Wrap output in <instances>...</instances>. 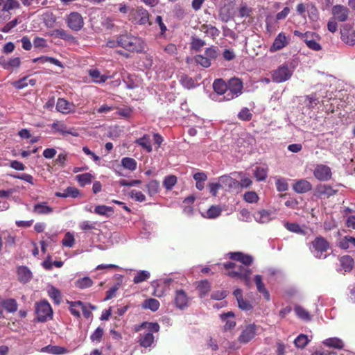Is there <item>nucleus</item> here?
Here are the masks:
<instances>
[{
  "mask_svg": "<svg viewBox=\"0 0 355 355\" xmlns=\"http://www.w3.org/2000/svg\"><path fill=\"white\" fill-rule=\"evenodd\" d=\"M229 259L234 261H227L223 264L226 270L225 275L231 278L239 279L241 275L252 270L250 267L253 263V258L241 252H232L227 254Z\"/></svg>",
  "mask_w": 355,
  "mask_h": 355,
  "instance_id": "obj_1",
  "label": "nucleus"
},
{
  "mask_svg": "<svg viewBox=\"0 0 355 355\" xmlns=\"http://www.w3.org/2000/svg\"><path fill=\"white\" fill-rule=\"evenodd\" d=\"M117 45L132 53L142 52L145 46L141 37L127 33L117 36Z\"/></svg>",
  "mask_w": 355,
  "mask_h": 355,
  "instance_id": "obj_2",
  "label": "nucleus"
},
{
  "mask_svg": "<svg viewBox=\"0 0 355 355\" xmlns=\"http://www.w3.org/2000/svg\"><path fill=\"white\" fill-rule=\"evenodd\" d=\"M149 12L142 6L137 7L130 10L128 19L135 25L151 26L152 21L150 19Z\"/></svg>",
  "mask_w": 355,
  "mask_h": 355,
  "instance_id": "obj_3",
  "label": "nucleus"
},
{
  "mask_svg": "<svg viewBox=\"0 0 355 355\" xmlns=\"http://www.w3.org/2000/svg\"><path fill=\"white\" fill-rule=\"evenodd\" d=\"M312 252L315 257L318 259L325 258L326 256H322L324 252H326L330 248V244L328 241L322 237L318 236L311 243Z\"/></svg>",
  "mask_w": 355,
  "mask_h": 355,
  "instance_id": "obj_4",
  "label": "nucleus"
},
{
  "mask_svg": "<svg viewBox=\"0 0 355 355\" xmlns=\"http://www.w3.org/2000/svg\"><path fill=\"white\" fill-rule=\"evenodd\" d=\"M243 85V82L238 78H232L227 83V91L226 99L231 100L241 94Z\"/></svg>",
  "mask_w": 355,
  "mask_h": 355,
  "instance_id": "obj_5",
  "label": "nucleus"
},
{
  "mask_svg": "<svg viewBox=\"0 0 355 355\" xmlns=\"http://www.w3.org/2000/svg\"><path fill=\"white\" fill-rule=\"evenodd\" d=\"M257 329L258 326L254 323L246 325L238 337V342L243 345L248 343L255 337Z\"/></svg>",
  "mask_w": 355,
  "mask_h": 355,
  "instance_id": "obj_6",
  "label": "nucleus"
},
{
  "mask_svg": "<svg viewBox=\"0 0 355 355\" xmlns=\"http://www.w3.org/2000/svg\"><path fill=\"white\" fill-rule=\"evenodd\" d=\"M292 75L293 72L288 66L283 64L272 71V79L273 82L280 83L290 79Z\"/></svg>",
  "mask_w": 355,
  "mask_h": 355,
  "instance_id": "obj_7",
  "label": "nucleus"
},
{
  "mask_svg": "<svg viewBox=\"0 0 355 355\" xmlns=\"http://www.w3.org/2000/svg\"><path fill=\"white\" fill-rule=\"evenodd\" d=\"M37 320L45 322L52 316V309L47 301H42L37 304L35 309Z\"/></svg>",
  "mask_w": 355,
  "mask_h": 355,
  "instance_id": "obj_8",
  "label": "nucleus"
},
{
  "mask_svg": "<svg viewBox=\"0 0 355 355\" xmlns=\"http://www.w3.org/2000/svg\"><path fill=\"white\" fill-rule=\"evenodd\" d=\"M68 27L74 31H80L84 26V21L82 15L77 12H71L66 19Z\"/></svg>",
  "mask_w": 355,
  "mask_h": 355,
  "instance_id": "obj_9",
  "label": "nucleus"
},
{
  "mask_svg": "<svg viewBox=\"0 0 355 355\" xmlns=\"http://www.w3.org/2000/svg\"><path fill=\"white\" fill-rule=\"evenodd\" d=\"M331 13L333 17L340 22L346 21L349 17V10L343 5H335L332 7Z\"/></svg>",
  "mask_w": 355,
  "mask_h": 355,
  "instance_id": "obj_10",
  "label": "nucleus"
},
{
  "mask_svg": "<svg viewBox=\"0 0 355 355\" xmlns=\"http://www.w3.org/2000/svg\"><path fill=\"white\" fill-rule=\"evenodd\" d=\"M314 177L320 181H327L331 178V168L324 164L317 165L313 171Z\"/></svg>",
  "mask_w": 355,
  "mask_h": 355,
  "instance_id": "obj_11",
  "label": "nucleus"
},
{
  "mask_svg": "<svg viewBox=\"0 0 355 355\" xmlns=\"http://www.w3.org/2000/svg\"><path fill=\"white\" fill-rule=\"evenodd\" d=\"M337 193V190L334 189L328 184H319L315 187L314 196L318 198H329L334 196Z\"/></svg>",
  "mask_w": 355,
  "mask_h": 355,
  "instance_id": "obj_12",
  "label": "nucleus"
},
{
  "mask_svg": "<svg viewBox=\"0 0 355 355\" xmlns=\"http://www.w3.org/2000/svg\"><path fill=\"white\" fill-rule=\"evenodd\" d=\"M76 105L64 98H58L56 103V110L64 114L75 112Z\"/></svg>",
  "mask_w": 355,
  "mask_h": 355,
  "instance_id": "obj_13",
  "label": "nucleus"
},
{
  "mask_svg": "<svg viewBox=\"0 0 355 355\" xmlns=\"http://www.w3.org/2000/svg\"><path fill=\"white\" fill-rule=\"evenodd\" d=\"M16 274L17 280L23 284H27L33 278V273L31 270L25 266H19L16 268Z\"/></svg>",
  "mask_w": 355,
  "mask_h": 355,
  "instance_id": "obj_14",
  "label": "nucleus"
},
{
  "mask_svg": "<svg viewBox=\"0 0 355 355\" xmlns=\"http://www.w3.org/2000/svg\"><path fill=\"white\" fill-rule=\"evenodd\" d=\"M341 40L347 44H355V31L348 25L344 26L340 29Z\"/></svg>",
  "mask_w": 355,
  "mask_h": 355,
  "instance_id": "obj_15",
  "label": "nucleus"
},
{
  "mask_svg": "<svg viewBox=\"0 0 355 355\" xmlns=\"http://www.w3.org/2000/svg\"><path fill=\"white\" fill-rule=\"evenodd\" d=\"M233 295L237 300L239 309L244 311H250L252 309L251 303L246 300L243 299V291L241 288H236L234 291Z\"/></svg>",
  "mask_w": 355,
  "mask_h": 355,
  "instance_id": "obj_16",
  "label": "nucleus"
},
{
  "mask_svg": "<svg viewBox=\"0 0 355 355\" xmlns=\"http://www.w3.org/2000/svg\"><path fill=\"white\" fill-rule=\"evenodd\" d=\"M293 190L297 193H304L312 189V184L305 179H301L295 182Z\"/></svg>",
  "mask_w": 355,
  "mask_h": 355,
  "instance_id": "obj_17",
  "label": "nucleus"
},
{
  "mask_svg": "<svg viewBox=\"0 0 355 355\" xmlns=\"http://www.w3.org/2000/svg\"><path fill=\"white\" fill-rule=\"evenodd\" d=\"M222 188L225 189H237L239 181L229 175H223L219 178Z\"/></svg>",
  "mask_w": 355,
  "mask_h": 355,
  "instance_id": "obj_18",
  "label": "nucleus"
},
{
  "mask_svg": "<svg viewBox=\"0 0 355 355\" xmlns=\"http://www.w3.org/2000/svg\"><path fill=\"white\" fill-rule=\"evenodd\" d=\"M189 298L187 295L183 290H178L175 293V304L176 306L180 309H183L187 306Z\"/></svg>",
  "mask_w": 355,
  "mask_h": 355,
  "instance_id": "obj_19",
  "label": "nucleus"
},
{
  "mask_svg": "<svg viewBox=\"0 0 355 355\" xmlns=\"http://www.w3.org/2000/svg\"><path fill=\"white\" fill-rule=\"evenodd\" d=\"M287 45L286 37L284 33H280L275 39L270 49V52L279 51Z\"/></svg>",
  "mask_w": 355,
  "mask_h": 355,
  "instance_id": "obj_20",
  "label": "nucleus"
},
{
  "mask_svg": "<svg viewBox=\"0 0 355 355\" xmlns=\"http://www.w3.org/2000/svg\"><path fill=\"white\" fill-rule=\"evenodd\" d=\"M234 314L233 312L230 311L220 315V318L223 322H225L224 325L225 331H228L233 329L236 326V321L234 319Z\"/></svg>",
  "mask_w": 355,
  "mask_h": 355,
  "instance_id": "obj_21",
  "label": "nucleus"
},
{
  "mask_svg": "<svg viewBox=\"0 0 355 355\" xmlns=\"http://www.w3.org/2000/svg\"><path fill=\"white\" fill-rule=\"evenodd\" d=\"M135 144L141 146L148 153H151L153 150L150 136L148 134H145L143 137L137 139Z\"/></svg>",
  "mask_w": 355,
  "mask_h": 355,
  "instance_id": "obj_22",
  "label": "nucleus"
},
{
  "mask_svg": "<svg viewBox=\"0 0 355 355\" xmlns=\"http://www.w3.org/2000/svg\"><path fill=\"white\" fill-rule=\"evenodd\" d=\"M52 128L55 132H58L62 135H71L74 137H77L78 135V132L73 128L67 129V126L64 124L53 123L52 124Z\"/></svg>",
  "mask_w": 355,
  "mask_h": 355,
  "instance_id": "obj_23",
  "label": "nucleus"
},
{
  "mask_svg": "<svg viewBox=\"0 0 355 355\" xmlns=\"http://www.w3.org/2000/svg\"><path fill=\"white\" fill-rule=\"evenodd\" d=\"M55 195L60 198L71 197L73 198H76L80 196V191L76 187H68L63 192H56Z\"/></svg>",
  "mask_w": 355,
  "mask_h": 355,
  "instance_id": "obj_24",
  "label": "nucleus"
},
{
  "mask_svg": "<svg viewBox=\"0 0 355 355\" xmlns=\"http://www.w3.org/2000/svg\"><path fill=\"white\" fill-rule=\"evenodd\" d=\"M254 282L257 288V291L263 294L264 298L267 300H270V294L268 290L265 288V285L262 281V277L259 275H257L254 277Z\"/></svg>",
  "mask_w": 355,
  "mask_h": 355,
  "instance_id": "obj_25",
  "label": "nucleus"
},
{
  "mask_svg": "<svg viewBox=\"0 0 355 355\" xmlns=\"http://www.w3.org/2000/svg\"><path fill=\"white\" fill-rule=\"evenodd\" d=\"M139 345L145 348L150 347L154 342V336L151 332L141 334L138 340Z\"/></svg>",
  "mask_w": 355,
  "mask_h": 355,
  "instance_id": "obj_26",
  "label": "nucleus"
},
{
  "mask_svg": "<svg viewBox=\"0 0 355 355\" xmlns=\"http://www.w3.org/2000/svg\"><path fill=\"white\" fill-rule=\"evenodd\" d=\"M340 263L343 270L345 272H349L354 267V259L349 255H345L340 258Z\"/></svg>",
  "mask_w": 355,
  "mask_h": 355,
  "instance_id": "obj_27",
  "label": "nucleus"
},
{
  "mask_svg": "<svg viewBox=\"0 0 355 355\" xmlns=\"http://www.w3.org/2000/svg\"><path fill=\"white\" fill-rule=\"evenodd\" d=\"M254 218L258 223H266L270 220V212L265 209H261L254 214Z\"/></svg>",
  "mask_w": 355,
  "mask_h": 355,
  "instance_id": "obj_28",
  "label": "nucleus"
},
{
  "mask_svg": "<svg viewBox=\"0 0 355 355\" xmlns=\"http://www.w3.org/2000/svg\"><path fill=\"white\" fill-rule=\"evenodd\" d=\"M1 64L5 69H10L13 68H18L21 64V60L19 58H12L8 60H3L0 62Z\"/></svg>",
  "mask_w": 355,
  "mask_h": 355,
  "instance_id": "obj_29",
  "label": "nucleus"
},
{
  "mask_svg": "<svg viewBox=\"0 0 355 355\" xmlns=\"http://www.w3.org/2000/svg\"><path fill=\"white\" fill-rule=\"evenodd\" d=\"M213 88L218 94H223L227 91V83L223 79L218 78L214 80Z\"/></svg>",
  "mask_w": 355,
  "mask_h": 355,
  "instance_id": "obj_30",
  "label": "nucleus"
},
{
  "mask_svg": "<svg viewBox=\"0 0 355 355\" xmlns=\"http://www.w3.org/2000/svg\"><path fill=\"white\" fill-rule=\"evenodd\" d=\"M160 306L159 302L155 298H149L144 301L142 308L145 309H150L152 311H156L159 309Z\"/></svg>",
  "mask_w": 355,
  "mask_h": 355,
  "instance_id": "obj_31",
  "label": "nucleus"
},
{
  "mask_svg": "<svg viewBox=\"0 0 355 355\" xmlns=\"http://www.w3.org/2000/svg\"><path fill=\"white\" fill-rule=\"evenodd\" d=\"M323 344L326 346L334 347L336 349H343L344 344L342 340L338 338H329L323 341Z\"/></svg>",
  "mask_w": 355,
  "mask_h": 355,
  "instance_id": "obj_32",
  "label": "nucleus"
},
{
  "mask_svg": "<svg viewBox=\"0 0 355 355\" xmlns=\"http://www.w3.org/2000/svg\"><path fill=\"white\" fill-rule=\"evenodd\" d=\"M53 35L56 37L62 39L69 42H73L75 41V37L64 29H55L53 31Z\"/></svg>",
  "mask_w": 355,
  "mask_h": 355,
  "instance_id": "obj_33",
  "label": "nucleus"
},
{
  "mask_svg": "<svg viewBox=\"0 0 355 355\" xmlns=\"http://www.w3.org/2000/svg\"><path fill=\"white\" fill-rule=\"evenodd\" d=\"M197 289L199 295L202 298L205 297L211 290V284L207 280H202L198 282Z\"/></svg>",
  "mask_w": 355,
  "mask_h": 355,
  "instance_id": "obj_34",
  "label": "nucleus"
},
{
  "mask_svg": "<svg viewBox=\"0 0 355 355\" xmlns=\"http://www.w3.org/2000/svg\"><path fill=\"white\" fill-rule=\"evenodd\" d=\"M2 306L9 313H15L18 307L17 301L12 298L3 300Z\"/></svg>",
  "mask_w": 355,
  "mask_h": 355,
  "instance_id": "obj_35",
  "label": "nucleus"
},
{
  "mask_svg": "<svg viewBox=\"0 0 355 355\" xmlns=\"http://www.w3.org/2000/svg\"><path fill=\"white\" fill-rule=\"evenodd\" d=\"M93 285V281L89 277H85L77 279L75 282L76 288L80 289H85Z\"/></svg>",
  "mask_w": 355,
  "mask_h": 355,
  "instance_id": "obj_36",
  "label": "nucleus"
},
{
  "mask_svg": "<svg viewBox=\"0 0 355 355\" xmlns=\"http://www.w3.org/2000/svg\"><path fill=\"white\" fill-rule=\"evenodd\" d=\"M141 329H146L148 332H151L153 334L159 331V325L157 322H144L140 325L139 328L137 329V331H139Z\"/></svg>",
  "mask_w": 355,
  "mask_h": 355,
  "instance_id": "obj_37",
  "label": "nucleus"
},
{
  "mask_svg": "<svg viewBox=\"0 0 355 355\" xmlns=\"http://www.w3.org/2000/svg\"><path fill=\"white\" fill-rule=\"evenodd\" d=\"M114 212V209L112 207L106 205H97L94 209V213L101 216H105L109 217L110 214Z\"/></svg>",
  "mask_w": 355,
  "mask_h": 355,
  "instance_id": "obj_38",
  "label": "nucleus"
},
{
  "mask_svg": "<svg viewBox=\"0 0 355 355\" xmlns=\"http://www.w3.org/2000/svg\"><path fill=\"white\" fill-rule=\"evenodd\" d=\"M222 209L218 205H212L207 211V218L209 219H214L220 216Z\"/></svg>",
  "mask_w": 355,
  "mask_h": 355,
  "instance_id": "obj_39",
  "label": "nucleus"
},
{
  "mask_svg": "<svg viewBox=\"0 0 355 355\" xmlns=\"http://www.w3.org/2000/svg\"><path fill=\"white\" fill-rule=\"evenodd\" d=\"M146 189L148 193L153 196L159 191V182L157 180H151L146 184Z\"/></svg>",
  "mask_w": 355,
  "mask_h": 355,
  "instance_id": "obj_40",
  "label": "nucleus"
},
{
  "mask_svg": "<svg viewBox=\"0 0 355 355\" xmlns=\"http://www.w3.org/2000/svg\"><path fill=\"white\" fill-rule=\"evenodd\" d=\"M33 211L38 214H48L53 211V209L44 202L35 205Z\"/></svg>",
  "mask_w": 355,
  "mask_h": 355,
  "instance_id": "obj_41",
  "label": "nucleus"
},
{
  "mask_svg": "<svg viewBox=\"0 0 355 355\" xmlns=\"http://www.w3.org/2000/svg\"><path fill=\"white\" fill-rule=\"evenodd\" d=\"M92 175L89 173L80 174L76 176V179L81 187H85L92 182Z\"/></svg>",
  "mask_w": 355,
  "mask_h": 355,
  "instance_id": "obj_42",
  "label": "nucleus"
},
{
  "mask_svg": "<svg viewBox=\"0 0 355 355\" xmlns=\"http://www.w3.org/2000/svg\"><path fill=\"white\" fill-rule=\"evenodd\" d=\"M37 62H40L42 63H45V62H49L53 64L56 66L62 67L61 62L54 58H52V57L41 56L39 58H34L33 60V62H34V63Z\"/></svg>",
  "mask_w": 355,
  "mask_h": 355,
  "instance_id": "obj_43",
  "label": "nucleus"
},
{
  "mask_svg": "<svg viewBox=\"0 0 355 355\" xmlns=\"http://www.w3.org/2000/svg\"><path fill=\"white\" fill-rule=\"evenodd\" d=\"M284 227L288 230V231L297 234H300L302 235L305 234L304 231L300 227L299 224L296 223H288L286 222L284 223Z\"/></svg>",
  "mask_w": 355,
  "mask_h": 355,
  "instance_id": "obj_44",
  "label": "nucleus"
},
{
  "mask_svg": "<svg viewBox=\"0 0 355 355\" xmlns=\"http://www.w3.org/2000/svg\"><path fill=\"white\" fill-rule=\"evenodd\" d=\"M19 8L20 4L17 0H6L1 8V10L8 12L10 10L18 9Z\"/></svg>",
  "mask_w": 355,
  "mask_h": 355,
  "instance_id": "obj_45",
  "label": "nucleus"
},
{
  "mask_svg": "<svg viewBox=\"0 0 355 355\" xmlns=\"http://www.w3.org/2000/svg\"><path fill=\"white\" fill-rule=\"evenodd\" d=\"M68 304H70L69 310L71 313L76 318L80 317V313L78 310V307L80 308V306L83 305V302L81 301H75V302H67Z\"/></svg>",
  "mask_w": 355,
  "mask_h": 355,
  "instance_id": "obj_46",
  "label": "nucleus"
},
{
  "mask_svg": "<svg viewBox=\"0 0 355 355\" xmlns=\"http://www.w3.org/2000/svg\"><path fill=\"white\" fill-rule=\"evenodd\" d=\"M309 341L307 336L300 334L295 339L294 344L297 348L303 349L307 345Z\"/></svg>",
  "mask_w": 355,
  "mask_h": 355,
  "instance_id": "obj_47",
  "label": "nucleus"
},
{
  "mask_svg": "<svg viewBox=\"0 0 355 355\" xmlns=\"http://www.w3.org/2000/svg\"><path fill=\"white\" fill-rule=\"evenodd\" d=\"M150 277V273L146 270L139 271L134 277L133 282L135 284H139L144 281H146Z\"/></svg>",
  "mask_w": 355,
  "mask_h": 355,
  "instance_id": "obj_48",
  "label": "nucleus"
},
{
  "mask_svg": "<svg viewBox=\"0 0 355 355\" xmlns=\"http://www.w3.org/2000/svg\"><path fill=\"white\" fill-rule=\"evenodd\" d=\"M42 19L44 24L49 27L53 26L56 21V17L53 13L49 11L42 15Z\"/></svg>",
  "mask_w": 355,
  "mask_h": 355,
  "instance_id": "obj_49",
  "label": "nucleus"
},
{
  "mask_svg": "<svg viewBox=\"0 0 355 355\" xmlns=\"http://www.w3.org/2000/svg\"><path fill=\"white\" fill-rule=\"evenodd\" d=\"M121 164L125 168L130 171L135 170L137 167V162L133 158L130 157L123 158L121 160Z\"/></svg>",
  "mask_w": 355,
  "mask_h": 355,
  "instance_id": "obj_50",
  "label": "nucleus"
},
{
  "mask_svg": "<svg viewBox=\"0 0 355 355\" xmlns=\"http://www.w3.org/2000/svg\"><path fill=\"white\" fill-rule=\"evenodd\" d=\"M254 177L257 181H263L268 175V169L263 167H257L254 173Z\"/></svg>",
  "mask_w": 355,
  "mask_h": 355,
  "instance_id": "obj_51",
  "label": "nucleus"
},
{
  "mask_svg": "<svg viewBox=\"0 0 355 355\" xmlns=\"http://www.w3.org/2000/svg\"><path fill=\"white\" fill-rule=\"evenodd\" d=\"M46 349L49 353L55 355L64 354L69 352V350L67 348L61 346L49 345L46 347Z\"/></svg>",
  "mask_w": 355,
  "mask_h": 355,
  "instance_id": "obj_52",
  "label": "nucleus"
},
{
  "mask_svg": "<svg viewBox=\"0 0 355 355\" xmlns=\"http://www.w3.org/2000/svg\"><path fill=\"white\" fill-rule=\"evenodd\" d=\"M294 311L300 318L305 320H309L311 319L309 312L301 306H296Z\"/></svg>",
  "mask_w": 355,
  "mask_h": 355,
  "instance_id": "obj_53",
  "label": "nucleus"
},
{
  "mask_svg": "<svg viewBox=\"0 0 355 355\" xmlns=\"http://www.w3.org/2000/svg\"><path fill=\"white\" fill-rule=\"evenodd\" d=\"M89 75L95 83H105L107 80L106 76H102L100 71L96 69L90 70Z\"/></svg>",
  "mask_w": 355,
  "mask_h": 355,
  "instance_id": "obj_54",
  "label": "nucleus"
},
{
  "mask_svg": "<svg viewBox=\"0 0 355 355\" xmlns=\"http://www.w3.org/2000/svg\"><path fill=\"white\" fill-rule=\"evenodd\" d=\"M177 182V177L171 175L166 176L164 181L163 185L167 190H171Z\"/></svg>",
  "mask_w": 355,
  "mask_h": 355,
  "instance_id": "obj_55",
  "label": "nucleus"
},
{
  "mask_svg": "<svg viewBox=\"0 0 355 355\" xmlns=\"http://www.w3.org/2000/svg\"><path fill=\"white\" fill-rule=\"evenodd\" d=\"M75 243V239L71 232H67L62 241V244L64 247L72 248Z\"/></svg>",
  "mask_w": 355,
  "mask_h": 355,
  "instance_id": "obj_56",
  "label": "nucleus"
},
{
  "mask_svg": "<svg viewBox=\"0 0 355 355\" xmlns=\"http://www.w3.org/2000/svg\"><path fill=\"white\" fill-rule=\"evenodd\" d=\"M180 81L182 86L187 89H191L195 86L194 80L187 75L181 76Z\"/></svg>",
  "mask_w": 355,
  "mask_h": 355,
  "instance_id": "obj_57",
  "label": "nucleus"
},
{
  "mask_svg": "<svg viewBox=\"0 0 355 355\" xmlns=\"http://www.w3.org/2000/svg\"><path fill=\"white\" fill-rule=\"evenodd\" d=\"M194 60L197 64H199L205 68H207L211 65V60L209 58L202 55H197L195 56Z\"/></svg>",
  "mask_w": 355,
  "mask_h": 355,
  "instance_id": "obj_58",
  "label": "nucleus"
},
{
  "mask_svg": "<svg viewBox=\"0 0 355 355\" xmlns=\"http://www.w3.org/2000/svg\"><path fill=\"white\" fill-rule=\"evenodd\" d=\"M103 333V329L101 327H98L91 335L90 339L92 340V342L99 343L101 340Z\"/></svg>",
  "mask_w": 355,
  "mask_h": 355,
  "instance_id": "obj_59",
  "label": "nucleus"
},
{
  "mask_svg": "<svg viewBox=\"0 0 355 355\" xmlns=\"http://www.w3.org/2000/svg\"><path fill=\"white\" fill-rule=\"evenodd\" d=\"M238 117L242 121H248L251 120L252 114L248 108L244 107L239 113Z\"/></svg>",
  "mask_w": 355,
  "mask_h": 355,
  "instance_id": "obj_60",
  "label": "nucleus"
},
{
  "mask_svg": "<svg viewBox=\"0 0 355 355\" xmlns=\"http://www.w3.org/2000/svg\"><path fill=\"white\" fill-rule=\"evenodd\" d=\"M244 200L249 203H254L257 202L259 197L254 191H248L244 194Z\"/></svg>",
  "mask_w": 355,
  "mask_h": 355,
  "instance_id": "obj_61",
  "label": "nucleus"
},
{
  "mask_svg": "<svg viewBox=\"0 0 355 355\" xmlns=\"http://www.w3.org/2000/svg\"><path fill=\"white\" fill-rule=\"evenodd\" d=\"M14 87L17 89H21L26 87L28 85V76H25L19 80L15 81L12 83Z\"/></svg>",
  "mask_w": 355,
  "mask_h": 355,
  "instance_id": "obj_62",
  "label": "nucleus"
},
{
  "mask_svg": "<svg viewBox=\"0 0 355 355\" xmlns=\"http://www.w3.org/2000/svg\"><path fill=\"white\" fill-rule=\"evenodd\" d=\"M203 28H206V33L209 34L213 38L217 37L220 34V31L215 26L211 25H203Z\"/></svg>",
  "mask_w": 355,
  "mask_h": 355,
  "instance_id": "obj_63",
  "label": "nucleus"
},
{
  "mask_svg": "<svg viewBox=\"0 0 355 355\" xmlns=\"http://www.w3.org/2000/svg\"><path fill=\"white\" fill-rule=\"evenodd\" d=\"M191 45L193 49L199 51L205 45V42L200 38L193 37Z\"/></svg>",
  "mask_w": 355,
  "mask_h": 355,
  "instance_id": "obj_64",
  "label": "nucleus"
}]
</instances>
